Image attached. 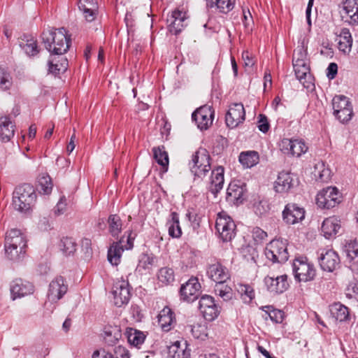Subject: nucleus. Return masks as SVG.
<instances>
[{"label":"nucleus","instance_id":"nucleus-1","mask_svg":"<svg viewBox=\"0 0 358 358\" xmlns=\"http://www.w3.org/2000/svg\"><path fill=\"white\" fill-rule=\"evenodd\" d=\"M42 41L45 49L53 55H62L70 48L71 36L64 28L50 29L42 33Z\"/></svg>","mask_w":358,"mask_h":358},{"label":"nucleus","instance_id":"nucleus-2","mask_svg":"<svg viewBox=\"0 0 358 358\" xmlns=\"http://www.w3.org/2000/svg\"><path fill=\"white\" fill-rule=\"evenodd\" d=\"M292 271L294 278L298 282L311 281L316 275L313 264L308 262L306 257L303 256L297 257L294 259Z\"/></svg>","mask_w":358,"mask_h":358},{"label":"nucleus","instance_id":"nucleus-3","mask_svg":"<svg viewBox=\"0 0 358 358\" xmlns=\"http://www.w3.org/2000/svg\"><path fill=\"white\" fill-rule=\"evenodd\" d=\"M287 242L282 239H274L266 247L265 255L273 263H284L287 261L289 255Z\"/></svg>","mask_w":358,"mask_h":358},{"label":"nucleus","instance_id":"nucleus-4","mask_svg":"<svg viewBox=\"0 0 358 358\" xmlns=\"http://www.w3.org/2000/svg\"><path fill=\"white\" fill-rule=\"evenodd\" d=\"M334 115L341 122H347L352 117V106L349 99L344 95H336L333 98Z\"/></svg>","mask_w":358,"mask_h":358},{"label":"nucleus","instance_id":"nucleus-5","mask_svg":"<svg viewBox=\"0 0 358 358\" xmlns=\"http://www.w3.org/2000/svg\"><path fill=\"white\" fill-rule=\"evenodd\" d=\"M236 224L232 219L224 214L219 213L215 222V229L219 233L223 242H228L235 236Z\"/></svg>","mask_w":358,"mask_h":358},{"label":"nucleus","instance_id":"nucleus-6","mask_svg":"<svg viewBox=\"0 0 358 358\" xmlns=\"http://www.w3.org/2000/svg\"><path fill=\"white\" fill-rule=\"evenodd\" d=\"M199 308L206 320L209 322L216 319L220 313L221 307L216 303L213 296L205 294L199 302Z\"/></svg>","mask_w":358,"mask_h":358},{"label":"nucleus","instance_id":"nucleus-7","mask_svg":"<svg viewBox=\"0 0 358 358\" xmlns=\"http://www.w3.org/2000/svg\"><path fill=\"white\" fill-rule=\"evenodd\" d=\"M124 236H122L119 241L113 242L110 246L108 250V260L113 266H117L120 262L122 253L124 250V248L122 245L124 241ZM133 238H131V233L129 234L127 238V245L125 249H131L134 246Z\"/></svg>","mask_w":358,"mask_h":358},{"label":"nucleus","instance_id":"nucleus-8","mask_svg":"<svg viewBox=\"0 0 358 358\" xmlns=\"http://www.w3.org/2000/svg\"><path fill=\"white\" fill-rule=\"evenodd\" d=\"M214 111L208 106H203L196 109L192 115V120L196 122L201 130L207 129L213 123Z\"/></svg>","mask_w":358,"mask_h":358},{"label":"nucleus","instance_id":"nucleus-9","mask_svg":"<svg viewBox=\"0 0 358 358\" xmlns=\"http://www.w3.org/2000/svg\"><path fill=\"white\" fill-rule=\"evenodd\" d=\"M245 119V111L241 103H234L229 106L225 116V122L227 127L235 128L239 124L243 122Z\"/></svg>","mask_w":358,"mask_h":358},{"label":"nucleus","instance_id":"nucleus-10","mask_svg":"<svg viewBox=\"0 0 358 358\" xmlns=\"http://www.w3.org/2000/svg\"><path fill=\"white\" fill-rule=\"evenodd\" d=\"M201 292V285L196 278H191L180 289V297L187 302H193L198 299Z\"/></svg>","mask_w":358,"mask_h":358},{"label":"nucleus","instance_id":"nucleus-11","mask_svg":"<svg viewBox=\"0 0 358 358\" xmlns=\"http://www.w3.org/2000/svg\"><path fill=\"white\" fill-rule=\"evenodd\" d=\"M318 261L321 268L327 272H333L340 267L338 255L333 250H324L320 255Z\"/></svg>","mask_w":358,"mask_h":358},{"label":"nucleus","instance_id":"nucleus-12","mask_svg":"<svg viewBox=\"0 0 358 358\" xmlns=\"http://www.w3.org/2000/svg\"><path fill=\"white\" fill-rule=\"evenodd\" d=\"M5 247L8 248L19 249L20 253H25L27 241L19 229H12L6 233Z\"/></svg>","mask_w":358,"mask_h":358},{"label":"nucleus","instance_id":"nucleus-13","mask_svg":"<svg viewBox=\"0 0 358 358\" xmlns=\"http://www.w3.org/2000/svg\"><path fill=\"white\" fill-rule=\"evenodd\" d=\"M305 210L296 203H288L282 211L284 221L289 224H294L305 217Z\"/></svg>","mask_w":358,"mask_h":358},{"label":"nucleus","instance_id":"nucleus-14","mask_svg":"<svg viewBox=\"0 0 358 358\" xmlns=\"http://www.w3.org/2000/svg\"><path fill=\"white\" fill-rule=\"evenodd\" d=\"M114 303L117 307L127 304L130 299V290L129 284L126 281L118 282L114 285L112 291Z\"/></svg>","mask_w":358,"mask_h":358},{"label":"nucleus","instance_id":"nucleus-15","mask_svg":"<svg viewBox=\"0 0 358 358\" xmlns=\"http://www.w3.org/2000/svg\"><path fill=\"white\" fill-rule=\"evenodd\" d=\"M37 194L34 187L29 183H24L15 187L13 193V201H34Z\"/></svg>","mask_w":358,"mask_h":358},{"label":"nucleus","instance_id":"nucleus-16","mask_svg":"<svg viewBox=\"0 0 358 358\" xmlns=\"http://www.w3.org/2000/svg\"><path fill=\"white\" fill-rule=\"evenodd\" d=\"M264 283L267 289L273 294H281L289 287L287 275H282L275 278L266 276L264 278Z\"/></svg>","mask_w":358,"mask_h":358},{"label":"nucleus","instance_id":"nucleus-17","mask_svg":"<svg viewBox=\"0 0 358 358\" xmlns=\"http://www.w3.org/2000/svg\"><path fill=\"white\" fill-rule=\"evenodd\" d=\"M341 15L345 22L350 24H358V0H345Z\"/></svg>","mask_w":358,"mask_h":358},{"label":"nucleus","instance_id":"nucleus-18","mask_svg":"<svg viewBox=\"0 0 358 358\" xmlns=\"http://www.w3.org/2000/svg\"><path fill=\"white\" fill-rule=\"evenodd\" d=\"M18 44L24 52L29 57L37 55L40 52L37 40L31 35L22 34L18 38Z\"/></svg>","mask_w":358,"mask_h":358},{"label":"nucleus","instance_id":"nucleus-19","mask_svg":"<svg viewBox=\"0 0 358 358\" xmlns=\"http://www.w3.org/2000/svg\"><path fill=\"white\" fill-rule=\"evenodd\" d=\"M34 292V285L21 278L14 280L10 285V293L13 300Z\"/></svg>","mask_w":358,"mask_h":358},{"label":"nucleus","instance_id":"nucleus-20","mask_svg":"<svg viewBox=\"0 0 358 358\" xmlns=\"http://www.w3.org/2000/svg\"><path fill=\"white\" fill-rule=\"evenodd\" d=\"M68 289L67 285L64 282V279L62 276L57 277L49 285L48 298L52 301H55L62 298Z\"/></svg>","mask_w":358,"mask_h":358},{"label":"nucleus","instance_id":"nucleus-21","mask_svg":"<svg viewBox=\"0 0 358 358\" xmlns=\"http://www.w3.org/2000/svg\"><path fill=\"white\" fill-rule=\"evenodd\" d=\"M341 229V221L335 217L326 218L321 227L322 233L327 239L335 238Z\"/></svg>","mask_w":358,"mask_h":358},{"label":"nucleus","instance_id":"nucleus-22","mask_svg":"<svg viewBox=\"0 0 358 358\" xmlns=\"http://www.w3.org/2000/svg\"><path fill=\"white\" fill-rule=\"evenodd\" d=\"M207 274L216 284L225 282L229 278L227 268L220 263L210 265L207 269Z\"/></svg>","mask_w":358,"mask_h":358},{"label":"nucleus","instance_id":"nucleus-23","mask_svg":"<svg viewBox=\"0 0 358 358\" xmlns=\"http://www.w3.org/2000/svg\"><path fill=\"white\" fill-rule=\"evenodd\" d=\"M294 186V178L292 173L282 171L275 181L274 189L276 192L286 193Z\"/></svg>","mask_w":358,"mask_h":358},{"label":"nucleus","instance_id":"nucleus-24","mask_svg":"<svg viewBox=\"0 0 358 358\" xmlns=\"http://www.w3.org/2000/svg\"><path fill=\"white\" fill-rule=\"evenodd\" d=\"M224 168L218 166L212 171L210 176V192L216 197V194L222 189L224 179Z\"/></svg>","mask_w":358,"mask_h":358},{"label":"nucleus","instance_id":"nucleus-25","mask_svg":"<svg viewBox=\"0 0 358 358\" xmlns=\"http://www.w3.org/2000/svg\"><path fill=\"white\" fill-rule=\"evenodd\" d=\"M158 322L164 331H169L176 324L174 312L169 307H164L159 313Z\"/></svg>","mask_w":358,"mask_h":358},{"label":"nucleus","instance_id":"nucleus-26","mask_svg":"<svg viewBox=\"0 0 358 358\" xmlns=\"http://www.w3.org/2000/svg\"><path fill=\"white\" fill-rule=\"evenodd\" d=\"M187 18L185 12L179 10H174L170 18L167 20L168 22H170L169 31L176 35L180 33L185 26L184 22Z\"/></svg>","mask_w":358,"mask_h":358},{"label":"nucleus","instance_id":"nucleus-27","mask_svg":"<svg viewBox=\"0 0 358 358\" xmlns=\"http://www.w3.org/2000/svg\"><path fill=\"white\" fill-rule=\"evenodd\" d=\"M168 356L170 358H188L190 356V350H187V342H174L168 347Z\"/></svg>","mask_w":358,"mask_h":358},{"label":"nucleus","instance_id":"nucleus-28","mask_svg":"<svg viewBox=\"0 0 358 358\" xmlns=\"http://www.w3.org/2000/svg\"><path fill=\"white\" fill-rule=\"evenodd\" d=\"M15 124L10 117L3 116L0 118V138L4 142L9 141L14 136Z\"/></svg>","mask_w":358,"mask_h":358},{"label":"nucleus","instance_id":"nucleus-29","mask_svg":"<svg viewBox=\"0 0 358 358\" xmlns=\"http://www.w3.org/2000/svg\"><path fill=\"white\" fill-rule=\"evenodd\" d=\"M104 340L108 345H114L122 337V331L117 325L104 327Z\"/></svg>","mask_w":358,"mask_h":358},{"label":"nucleus","instance_id":"nucleus-30","mask_svg":"<svg viewBox=\"0 0 358 358\" xmlns=\"http://www.w3.org/2000/svg\"><path fill=\"white\" fill-rule=\"evenodd\" d=\"M246 193L244 187L230 185L227 189V200L228 201H243L246 199Z\"/></svg>","mask_w":358,"mask_h":358},{"label":"nucleus","instance_id":"nucleus-31","mask_svg":"<svg viewBox=\"0 0 358 358\" xmlns=\"http://www.w3.org/2000/svg\"><path fill=\"white\" fill-rule=\"evenodd\" d=\"M210 157L205 148H199L192 157L189 164L199 165V166L210 167Z\"/></svg>","mask_w":358,"mask_h":358},{"label":"nucleus","instance_id":"nucleus-32","mask_svg":"<svg viewBox=\"0 0 358 358\" xmlns=\"http://www.w3.org/2000/svg\"><path fill=\"white\" fill-rule=\"evenodd\" d=\"M352 38L348 29H343L338 36V48L343 53H349L351 51Z\"/></svg>","mask_w":358,"mask_h":358},{"label":"nucleus","instance_id":"nucleus-33","mask_svg":"<svg viewBox=\"0 0 358 358\" xmlns=\"http://www.w3.org/2000/svg\"><path fill=\"white\" fill-rule=\"evenodd\" d=\"M338 194V189L336 187H327L318 192L315 201H336Z\"/></svg>","mask_w":358,"mask_h":358},{"label":"nucleus","instance_id":"nucleus-34","mask_svg":"<svg viewBox=\"0 0 358 358\" xmlns=\"http://www.w3.org/2000/svg\"><path fill=\"white\" fill-rule=\"evenodd\" d=\"M208 8H216L220 13L227 14L231 11L234 6L235 0H206Z\"/></svg>","mask_w":358,"mask_h":358},{"label":"nucleus","instance_id":"nucleus-35","mask_svg":"<svg viewBox=\"0 0 358 358\" xmlns=\"http://www.w3.org/2000/svg\"><path fill=\"white\" fill-rule=\"evenodd\" d=\"M171 220L168 221L169 234L172 238H180L182 235V230L180 226L179 215L176 212L171 213Z\"/></svg>","mask_w":358,"mask_h":358},{"label":"nucleus","instance_id":"nucleus-36","mask_svg":"<svg viewBox=\"0 0 358 358\" xmlns=\"http://www.w3.org/2000/svg\"><path fill=\"white\" fill-rule=\"evenodd\" d=\"M59 247L65 256L73 255L77 250V243L71 237H63Z\"/></svg>","mask_w":358,"mask_h":358},{"label":"nucleus","instance_id":"nucleus-37","mask_svg":"<svg viewBox=\"0 0 358 358\" xmlns=\"http://www.w3.org/2000/svg\"><path fill=\"white\" fill-rule=\"evenodd\" d=\"M154 158L157 162L161 165L165 171L168 169L169 166V156L168 153L165 150L164 145L154 147L152 148Z\"/></svg>","mask_w":358,"mask_h":358},{"label":"nucleus","instance_id":"nucleus-38","mask_svg":"<svg viewBox=\"0 0 358 358\" xmlns=\"http://www.w3.org/2000/svg\"><path fill=\"white\" fill-rule=\"evenodd\" d=\"M331 313L339 322H343L349 317L348 308L341 303H335L331 306Z\"/></svg>","mask_w":358,"mask_h":358},{"label":"nucleus","instance_id":"nucleus-39","mask_svg":"<svg viewBox=\"0 0 358 358\" xmlns=\"http://www.w3.org/2000/svg\"><path fill=\"white\" fill-rule=\"evenodd\" d=\"M240 163L247 168H250L258 163L259 155L256 151L243 152L239 155Z\"/></svg>","mask_w":358,"mask_h":358},{"label":"nucleus","instance_id":"nucleus-40","mask_svg":"<svg viewBox=\"0 0 358 358\" xmlns=\"http://www.w3.org/2000/svg\"><path fill=\"white\" fill-rule=\"evenodd\" d=\"M128 342L133 346L138 347L143 343L145 336L138 330L128 328L125 333Z\"/></svg>","mask_w":358,"mask_h":358},{"label":"nucleus","instance_id":"nucleus-41","mask_svg":"<svg viewBox=\"0 0 358 358\" xmlns=\"http://www.w3.org/2000/svg\"><path fill=\"white\" fill-rule=\"evenodd\" d=\"M108 222L110 234L112 236L117 238L120 233L122 231V223L120 217L116 214L110 215L108 217Z\"/></svg>","mask_w":358,"mask_h":358},{"label":"nucleus","instance_id":"nucleus-42","mask_svg":"<svg viewBox=\"0 0 358 358\" xmlns=\"http://www.w3.org/2000/svg\"><path fill=\"white\" fill-rule=\"evenodd\" d=\"M157 278L160 282L165 285L172 284L175 280L173 269L166 266L161 268L158 271Z\"/></svg>","mask_w":358,"mask_h":358},{"label":"nucleus","instance_id":"nucleus-43","mask_svg":"<svg viewBox=\"0 0 358 358\" xmlns=\"http://www.w3.org/2000/svg\"><path fill=\"white\" fill-rule=\"evenodd\" d=\"M294 70L296 78L303 83V80H306L308 74L310 73V68L307 62H302L301 60L296 62L293 64Z\"/></svg>","mask_w":358,"mask_h":358},{"label":"nucleus","instance_id":"nucleus-44","mask_svg":"<svg viewBox=\"0 0 358 358\" xmlns=\"http://www.w3.org/2000/svg\"><path fill=\"white\" fill-rule=\"evenodd\" d=\"M48 71L50 73L57 75L64 73L68 67V61L66 58L62 59L59 64L55 62L52 57L48 59Z\"/></svg>","mask_w":358,"mask_h":358},{"label":"nucleus","instance_id":"nucleus-45","mask_svg":"<svg viewBox=\"0 0 358 358\" xmlns=\"http://www.w3.org/2000/svg\"><path fill=\"white\" fill-rule=\"evenodd\" d=\"M215 292L224 301H228L232 299V289L229 286L225 285L224 282L216 284L215 287Z\"/></svg>","mask_w":358,"mask_h":358},{"label":"nucleus","instance_id":"nucleus-46","mask_svg":"<svg viewBox=\"0 0 358 358\" xmlns=\"http://www.w3.org/2000/svg\"><path fill=\"white\" fill-rule=\"evenodd\" d=\"M78 5L79 9L83 11L84 17L87 22H91L96 19L97 15V6H87L82 1H78Z\"/></svg>","mask_w":358,"mask_h":358},{"label":"nucleus","instance_id":"nucleus-47","mask_svg":"<svg viewBox=\"0 0 358 358\" xmlns=\"http://www.w3.org/2000/svg\"><path fill=\"white\" fill-rule=\"evenodd\" d=\"M238 292L241 294V298L245 303H250L255 298V290L250 285H239Z\"/></svg>","mask_w":358,"mask_h":358},{"label":"nucleus","instance_id":"nucleus-48","mask_svg":"<svg viewBox=\"0 0 358 358\" xmlns=\"http://www.w3.org/2000/svg\"><path fill=\"white\" fill-rule=\"evenodd\" d=\"M264 312H269V318L275 323H281L283 320L284 313L278 309H275L272 306H265L260 308Z\"/></svg>","mask_w":358,"mask_h":358},{"label":"nucleus","instance_id":"nucleus-49","mask_svg":"<svg viewBox=\"0 0 358 358\" xmlns=\"http://www.w3.org/2000/svg\"><path fill=\"white\" fill-rule=\"evenodd\" d=\"M40 193L48 195L52 192V183L49 176H43L39 180Z\"/></svg>","mask_w":358,"mask_h":358},{"label":"nucleus","instance_id":"nucleus-50","mask_svg":"<svg viewBox=\"0 0 358 358\" xmlns=\"http://www.w3.org/2000/svg\"><path fill=\"white\" fill-rule=\"evenodd\" d=\"M315 175L317 176L321 181H327L329 179L330 170L324 168L323 162L318 163L315 166Z\"/></svg>","mask_w":358,"mask_h":358},{"label":"nucleus","instance_id":"nucleus-51","mask_svg":"<svg viewBox=\"0 0 358 358\" xmlns=\"http://www.w3.org/2000/svg\"><path fill=\"white\" fill-rule=\"evenodd\" d=\"M189 330L191 334L197 339H203L206 336V328L201 324L189 325L186 327Z\"/></svg>","mask_w":358,"mask_h":358},{"label":"nucleus","instance_id":"nucleus-52","mask_svg":"<svg viewBox=\"0 0 358 358\" xmlns=\"http://www.w3.org/2000/svg\"><path fill=\"white\" fill-rule=\"evenodd\" d=\"M308 148L301 141L295 139L293 140L292 153V156L299 157L301 154L305 153Z\"/></svg>","mask_w":358,"mask_h":358},{"label":"nucleus","instance_id":"nucleus-53","mask_svg":"<svg viewBox=\"0 0 358 358\" xmlns=\"http://www.w3.org/2000/svg\"><path fill=\"white\" fill-rule=\"evenodd\" d=\"M192 173L199 178H203L210 170V167L199 166L195 164H189Z\"/></svg>","mask_w":358,"mask_h":358},{"label":"nucleus","instance_id":"nucleus-54","mask_svg":"<svg viewBox=\"0 0 358 358\" xmlns=\"http://www.w3.org/2000/svg\"><path fill=\"white\" fill-rule=\"evenodd\" d=\"M11 86L10 74L3 68L0 67V88L2 90L8 89Z\"/></svg>","mask_w":358,"mask_h":358},{"label":"nucleus","instance_id":"nucleus-55","mask_svg":"<svg viewBox=\"0 0 358 358\" xmlns=\"http://www.w3.org/2000/svg\"><path fill=\"white\" fill-rule=\"evenodd\" d=\"M30 203H12L11 205L13 208L17 210L19 213L24 215H29L31 214L32 211V208L30 205Z\"/></svg>","mask_w":358,"mask_h":358},{"label":"nucleus","instance_id":"nucleus-56","mask_svg":"<svg viewBox=\"0 0 358 358\" xmlns=\"http://www.w3.org/2000/svg\"><path fill=\"white\" fill-rule=\"evenodd\" d=\"M70 209V206L68 203H57L56 205L52 208V213L55 216L62 215Z\"/></svg>","mask_w":358,"mask_h":358},{"label":"nucleus","instance_id":"nucleus-57","mask_svg":"<svg viewBox=\"0 0 358 358\" xmlns=\"http://www.w3.org/2000/svg\"><path fill=\"white\" fill-rule=\"evenodd\" d=\"M187 217L191 222L193 229L195 230L200 227L202 216L198 213L188 211L186 214Z\"/></svg>","mask_w":358,"mask_h":358},{"label":"nucleus","instance_id":"nucleus-58","mask_svg":"<svg viewBox=\"0 0 358 358\" xmlns=\"http://www.w3.org/2000/svg\"><path fill=\"white\" fill-rule=\"evenodd\" d=\"M306 50L304 49L303 46H299L296 50H294L292 64L296 63V62L301 61L302 62H306Z\"/></svg>","mask_w":358,"mask_h":358},{"label":"nucleus","instance_id":"nucleus-59","mask_svg":"<svg viewBox=\"0 0 358 358\" xmlns=\"http://www.w3.org/2000/svg\"><path fill=\"white\" fill-rule=\"evenodd\" d=\"M346 255L350 261L358 257V244L356 242L350 243L345 249Z\"/></svg>","mask_w":358,"mask_h":358},{"label":"nucleus","instance_id":"nucleus-60","mask_svg":"<svg viewBox=\"0 0 358 358\" xmlns=\"http://www.w3.org/2000/svg\"><path fill=\"white\" fill-rule=\"evenodd\" d=\"M258 128L263 133H266L268 131L270 124L265 115L260 114L258 116Z\"/></svg>","mask_w":358,"mask_h":358},{"label":"nucleus","instance_id":"nucleus-61","mask_svg":"<svg viewBox=\"0 0 358 358\" xmlns=\"http://www.w3.org/2000/svg\"><path fill=\"white\" fill-rule=\"evenodd\" d=\"M252 234L256 242H261L267 237V233L257 227L252 229Z\"/></svg>","mask_w":358,"mask_h":358},{"label":"nucleus","instance_id":"nucleus-62","mask_svg":"<svg viewBox=\"0 0 358 358\" xmlns=\"http://www.w3.org/2000/svg\"><path fill=\"white\" fill-rule=\"evenodd\" d=\"M253 208L255 213L259 216L264 215L269 210L268 203H255Z\"/></svg>","mask_w":358,"mask_h":358},{"label":"nucleus","instance_id":"nucleus-63","mask_svg":"<svg viewBox=\"0 0 358 358\" xmlns=\"http://www.w3.org/2000/svg\"><path fill=\"white\" fill-rule=\"evenodd\" d=\"M114 354L115 358H130L129 351L122 345L115 347Z\"/></svg>","mask_w":358,"mask_h":358},{"label":"nucleus","instance_id":"nucleus-64","mask_svg":"<svg viewBox=\"0 0 358 358\" xmlns=\"http://www.w3.org/2000/svg\"><path fill=\"white\" fill-rule=\"evenodd\" d=\"M292 144V139L284 138L280 143V149L285 154L291 155Z\"/></svg>","mask_w":358,"mask_h":358}]
</instances>
